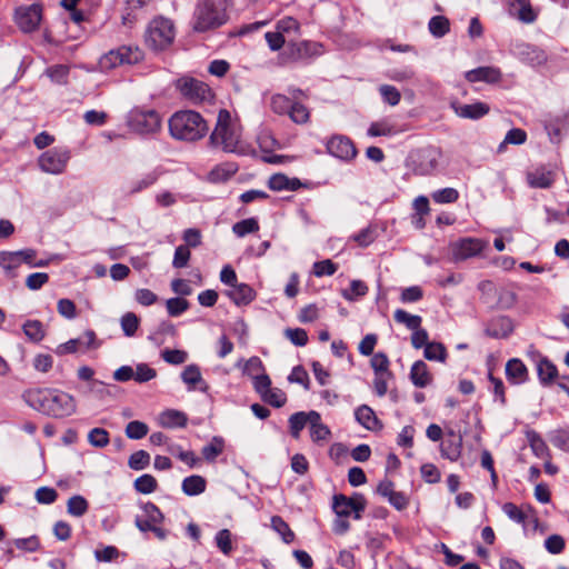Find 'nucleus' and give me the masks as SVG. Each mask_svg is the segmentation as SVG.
<instances>
[{"label":"nucleus","mask_w":569,"mask_h":569,"mask_svg":"<svg viewBox=\"0 0 569 569\" xmlns=\"http://www.w3.org/2000/svg\"><path fill=\"white\" fill-rule=\"evenodd\" d=\"M223 448L224 442L222 438L213 437L212 440L202 448L201 455L207 461L212 462L222 453Z\"/></svg>","instance_id":"obj_38"},{"label":"nucleus","mask_w":569,"mask_h":569,"mask_svg":"<svg viewBox=\"0 0 569 569\" xmlns=\"http://www.w3.org/2000/svg\"><path fill=\"white\" fill-rule=\"evenodd\" d=\"M150 463V455L144 450L133 452L128 460V466L132 470H143Z\"/></svg>","instance_id":"obj_59"},{"label":"nucleus","mask_w":569,"mask_h":569,"mask_svg":"<svg viewBox=\"0 0 569 569\" xmlns=\"http://www.w3.org/2000/svg\"><path fill=\"white\" fill-rule=\"evenodd\" d=\"M238 168L233 163H224L217 166L209 173V179L212 182H224L229 180L236 172Z\"/></svg>","instance_id":"obj_37"},{"label":"nucleus","mask_w":569,"mask_h":569,"mask_svg":"<svg viewBox=\"0 0 569 569\" xmlns=\"http://www.w3.org/2000/svg\"><path fill=\"white\" fill-rule=\"evenodd\" d=\"M162 119L153 109L134 108L127 117L129 129L140 136H152L160 131Z\"/></svg>","instance_id":"obj_6"},{"label":"nucleus","mask_w":569,"mask_h":569,"mask_svg":"<svg viewBox=\"0 0 569 569\" xmlns=\"http://www.w3.org/2000/svg\"><path fill=\"white\" fill-rule=\"evenodd\" d=\"M355 416L356 420L368 430H376L381 427L375 411L366 405L357 408Z\"/></svg>","instance_id":"obj_31"},{"label":"nucleus","mask_w":569,"mask_h":569,"mask_svg":"<svg viewBox=\"0 0 569 569\" xmlns=\"http://www.w3.org/2000/svg\"><path fill=\"white\" fill-rule=\"evenodd\" d=\"M442 153L437 148H428L421 153V161L417 168L420 174H430L439 167Z\"/></svg>","instance_id":"obj_23"},{"label":"nucleus","mask_w":569,"mask_h":569,"mask_svg":"<svg viewBox=\"0 0 569 569\" xmlns=\"http://www.w3.org/2000/svg\"><path fill=\"white\" fill-rule=\"evenodd\" d=\"M569 128V113H561L549 117L545 121V129L550 138V141L558 143L561 140L562 130Z\"/></svg>","instance_id":"obj_19"},{"label":"nucleus","mask_w":569,"mask_h":569,"mask_svg":"<svg viewBox=\"0 0 569 569\" xmlns=\"http://www.w3.org/2000/svg\"><path fill=\"white\" fill-rule=\"evenodd\" d=\"M431 198L436 203H453L458 200L459 192L457 189L448 187L433 191Z\"/></svg>","instance_id":"obj_50"},{"label":"nucleus","mask_w":569,"mask_h":569,"mask_svg":"<svg viewBox=\"0 0 569 569\" xmlns=\"http://www.w3.org/2000/svg\"><path fill=\"white\" fill-rule=\"evenodd\" d=\"M328 152L343 161H350L357 156L353 142L346 136H333L327 142Z\"/></svg>","instance_id":"obj_14"},{"label":"nucleus","mask_w":569,"mask_h":569,"mask_svg":"<svg viewBox=\"0 0 569 569\" xmlns=\"http://www.w3.org/2000/svg\"><path fill=\"white\" fill-rule=\"evenodd\" d=\"M88 442L96 448H104L110 442L109 432L103 428H93L88 433Z\"/></svg>","instance_id":"obj_45"},{"label":"nucleus","mask_w":569,"mask_h":569,"mask_svg":"<svg viewBox=\"0 0 569 569\" xmlns=\"http://www.w3.org/2000/svg\"><path fill=\"white\" fill-rule=\"evenodd\" d=\"M462 437L451 432L449 437L441 443V456L450 461H457L461 456Z\"/></svg>","instance_id":"obj_25"},{"label":"nucleus","mask_w":569,"mask_h":569,"mask_svg":"<svg viewBox=\"0 0 569 569\" xmlns=\"http://www.w3.org/2000/svg\"><path fill=\"white\" fill-rule=\"evenodd\" d=\"M191 252L188 246H179L176 248L172 266L176 269H181L188 266Z\"/></svg>","instance_id":"obj_63"},{"label":"nucleus","mask_w":569,"mask_h":569,"mask_svg":"<svg viewBox=\"0 0 569 569\" xmlns=\"http://www.w3.org/2000/svg\"><path fill=\"white\" fill-rule=\"evenodd\" d=\"M224 293L237 306H247L256 298V291L243 282L236 283Z\"/></svg>","instance_id":"obj_20"},{"label":"nucleus","mask_w":569,"mask_h":569,"mask_svg":"<svg viewBox=\"0 0 569 569\" xmlns=\"http://www.w3.org/2000/svg\"><path fill=\"white\" fill-rule=\"evenodd\" d=\"M181 94L192 103H201L212 98L211 89L204 82L193 78H182L177 83Z\"/></svg>","instance_id":"obj_10"},{"label":"nucleus","mask_w":569,"mask_h":569,"mask_svg":"<svg viewBox=\"0 0 569 569\" xmlns=\"http://www.w3.org/2000/svg\"><path fill=\"white\" fill-rule=\"evenodd\" d=\"M19 29L24 33L36 31L42 20V7L33 3L17 8L14 14Z\"/></svg>","instance_id":"obj_9"},{"label":"nucleus","mask_w":569,"mask_h":569,"mask_svg":"<svg viewBox=\"0 0 569 569\" xmlns=\"http://www.w3.org/2000/svg\"><path fill=\"white\" fill-rule=\"evenodd\" d=\"M538 377L543 386L550 385L557 377L556 366L547 358H541L537 365Z\"/></svg>","instance_id":"obj_36"},{"label":"nucleus","mask_w":569,"mask_h":569,"mask_svg":"<svg viewBox=\"0 0 569 569\" xmlns=\"http://www.w3.org/2000/svg\"><path fill=\"white\" fill-rule=\"evenodd\" d=\"M24 335L32 341L39 342L44 338L46 331L39 320H28L22 326Z\"/></svg>","instance_id":"obj_39"},{"label":"nucleus","mask_w":569,"mask_h":569,"mask_svg":"<svg viewBox=\"0 0 569 569\" xmlns=\"http://www.w3.org/2000/svg\"><path fill=\"white\" fill-rule=\"evenodd\" d=\"M217 548L224 555L229 556L233 549L232 535L229 529H221L214 537Z\"/></svg>","instance_id":"obj_49"},{"label":"nucleus","mask_w":569,"mask_h":569,"mask_svg":"<svg viewBox=\"0 0 569 569\" xmlns=\"http://www.w3.org/2000/svg\"><path fill=\"white\" fill-rule=\"evenodd\" d=\"M513 330L512 321L508 317H498L496 319H492L487 328H486V335L496 338V339H502L507 338Z\"/></svg>","instance_id":"obj_24"},{"label":"nucleus","mask_w":569,"mask_h":569,"mask_svg":"<svg viewBox=\"0 0 569 569\" xmlns=\"http://www.w3.org/2000/svg\"><path fill=\"white\" fill-rule=\"evenodd\" d=\"M292 103L287 96L281 93L273 94L270 100L271 110L277 114H288Z\"/></svg>","instance_id":"obj_52"},{"label":"nucleus","mask_w":569,"mask_h":569,"mask_svg":"<svg viewBox=\"0 0 569 569\" xmlns=\"http://www.w3.org/2000/svg\"><path fill=\"white\" fill-rule=\"evenodd\" d=\"M451 109L459 118L478 120L482 117L487 116L490 111V107L481 101H477L475 103H460L458 101L451 102Z\"/></svg>","instance_id":"obj_16"},{"label":"nucleus","mask_w":569,"mask_h":569,"mask_svg":"<svg viewBox=\"0 0 569 569\" xmlns=\"http://www.w3.org/2000/svg\"><path fill=\"white\" fill-rule=\"evenodd\" d=\"M261 399L272 407L281 408L287 401V396L281 389L271 387Z\"/></svg>","instance_id":"obj_57"},{"label":"nucleus","mask_w":569,"mask_h":569,"mask_svg":"<svg viewBox=\"0 0 569 569\" xmlns=\"http://www.w3.org/2000/svg\"><path fill=\"white\" fill-rule=\"evenodd\" d=\"M157 372L154 369L149 367L147 363H139L134 370L133 380L143 383L156 378Z\"/></svg>","instance_id":"obj_64"},{"label":"nucleus","mask_w":569,"mask_h":569,"mask_svg":"<svg viewBox=\"0 0 569 569\" xmlns=\"http://www.w3.org/2000/svg\"><path fill=\"white\" fill-rule=\"evenodd\" d=\"M401 132V130L388 119L372 122L368 128L370 137H392Z\"/></svg>","instance_id":"obj_32"},{"label":"nucleus","mask_w":569,"mask_h":569,"mask_svg":"<svg viewBox=\"0 0 569 569\" xmlns=\"http://www.w3.org/2000/svg\"><path fill=\"white\" fill-rule=\"evenodd\" d=\"M240 140V132L232 120L230 112L221 109L218 113L217 124L210 136L212 146L226 152H234Z\"/></svg>","instance_id":"obj_3"},{"label":"nucleus","mask_w":569,"mask_h":569,"mask_svg":"<svg viewBox=\"0 0 569 569\" xmlns=\"http://www.w3.org/2000/svg\"><path fill=\"white\" fill-rule=\"evenodd\" d=\"M368 292L367 284L361 280H352L348 289L341 291V296L348 301H355Z\"/></svg>","instance_id":"obj_42"},{"label":"nucleus","mask_w":569,"mask_h":569,"mask_svg":"<svg viewBox=\"0 0 569 569\" xmlns=\"http://www.w3.org/2000/svg\"><path fill=\"white\" fill-rule=\"evenodd\" d=\"M93 555L98 562H113L117 561L120 556H124L114 546H106L102 549H96Z\"/></svg>","instance_id":"obj_55"},{"label":"nucleus","mask_w":569,"mask_h":569,"mask_svg":"<svg viewBox=\"0 0 569 569\" xmlns=\"http://www.w3.org/2000/svg\"><path fill=\"white\" fill-rule=\"evenodd\" d=\"M288 114L290 119L297 124H305L309 121L310 118L308 108L299 102L292 103Z\"/></svg>","instance_id":"obj_58"},{"label":"nucleus","mask_w":569,"mask_h":569,"mask_svg":"<svg viewBox=\"0 0 569 569\" xmlns=\"http://www.w3.org/2000/svg\"><path fill=\"white\" fill-rule=\"evenodd\" d=\"M423 355L428 360L443 362L447 357V351L442 343L429 342L423 350Z\"/></svg>","instance_id":"obj_46"},{"label":"nucleus","mask_w":569,"mask_h":569,"mask_svg":"<svg viewBox=\"0 0 569 569\" xmlns=\"http://www.w3.org/2000/svg\"><path fill=\"white\" fill-rule=\"evenodd\" d=\"M157 180H158V174L156 172H149L139 179L132 180L129 183L128 192L130 194L138 193V192L149 188L150 186H152Z\"/></svg>","instance_id":"obj_44"},{"label":"nucleus","mask_w":569,"mask_h":569,"mask_svg":"<svg viewBox=\"0 0 569 569\" xmlns=\"http://www.w3.org/2000/svg\"><path fill=\"white\" fill-rule=\"evenodd\" d=\"M526 179L527 183L531 188L548 189L553 184L556 173L552 169H549L546 166H538L527 171Z\"/></svg>","instance_id":"obj_15"},{"label":"nucleus","mask_w":569,"mask_h":569,"mask_svg":"<svg viewBox=\"0 0 569 569\" xmlns=\"http://www.w3.org/2000/svg\"><path fill=\"white\" fill-rule=\"evenodd\" d=\"M181 380L187 386L188 391L199 390L208 392L209 386L201 375V370L197 365H188L181 372Z\"/></svg>","instance_id":"obj_18"},{"label":"nucleus","mask_w":569,"mask_h":569,"mask_svg":"<svg viewBox=\"0 0 569 569\" xmlns=\"http://www.w3.org/2000/svg\"><path fill=\"white\" fill-rule=\"evenodd\" d=\"M268 187L273 191H295L301 187V182L297 178H288L286 174L276 173L269 178Z\"/></svg>","instance_id":"obj_28"},{"label":"nucleus","mask_w":569,"mask_h":569,"mask_svg":"<svg viewBox=\"0 0 569 569\" xmlns=\"http://www.w3.org/2000/svg\"><path fill=\"white\" fill-rule=\"evenodd\" d=\"M410 380L417 388H426L432 382V375L422 360L416 361L410 369Z\"/></svg>","instance_id":"obj_26"},{"label":"nucleus","mask_w":569,"mask_h":569,"mask_svg":"<svg viewBox=\"0 0 569 569\" xmlns=\"http://www.w3.org/2000/svg\"><path fill=\"white\" fill-rule=\"evenodd\" d=\"M393 318L397 322L405 325L409 330L418 329L421 326L420 316L410 315L402 309H397L393 313Z\"/></svg>","instance_id":"obj_43"},{"label":"nucleus","mask_w":569,"mask_h":569,"mask_svg":"<svg viewBox=\"0 0 569 569\" xmlns=\"http://www.w3.org/2000/svg\"><path fill=\"white\" fill-rule=\"evenodd\" d=\"M207 481L202 476L192 475L182 480L181 489L187 496H199L206 491Z\"/></svg>","instance_id":"obj_29"},{"label":"nucleus","mask_w":569,"mask_h":569,"mask_svg":"<svg viewBox=\"0 0 569 569\" xmlns=\"http://www.w3.org/2000/svg\"><path fill=\"white\" fill-rule=\"evenodd\" d=\"M510 13L527 24L533 23L538 17V12L532 8L530 0H512L510 2Z\"/></svg>","instance_id":"obj_21"},{"label":"nucleus","mask_w":569,"mask_h":569,"mask_svg":"<svg viewBox=\"0 0 569 569\" xmlns=\"http://www.w3.org/2000/svg\"><path fill=\"white\" fill-rule=\"evenodd\" d=\"M166 307L169 316L178 317L189 308V302L183 298H170L166 301Z\"/></svg>","instance_id":"obj_60"},{"label":"nucleus","mask_w":569,"mask_h":569,"mask_svg":"<svg viewBox=\"0 0 569 569\" xmlns=\"http://www.w3.org/2000/svg\"><path fill=\"white\" fill-rule=\"evenodd\" d=\"M488 242L477 238H463L451 244L455 261H462L479 254Z\"/></svg>","instance_id":"obj_12"},{"label":"nucleus","mask_w":569,"mask_h":569,"mask_svg":"<svg viewBox=\"0 0 569 569\" xmlns=\"http://www.w3.org/2000/svg\"><path fill=\"white\" fill-rule=\"evenodd\" d=\"M49 393L47 416L53 418H66L76 412L77 403L73 396L53 388H49Z\"/></svg>","instance_id":"obj_8"},{"label":"nucleus","mask_w":569,"mask_h":569,"mask_svg":"<svg viewBox=\"0 0 569 569\" xmlns=\"http://www.w3.org/2000/svg\"><path fill=\"white\" fill-rule=\"evenodd\" d=\"M88 501L80 495L70 497L67 502L68 513L73 517H82L88 511Z\"/></svg>","instance_id":"obj_41"},{"label":"nucleus","mask_w":569,"mask_h":569,"mask_svg":"<svg viewBox=\"0 0 569 569\" xmlns=\"http://www.w3.org/2000/svg\"><path fill=\"white\" fill-rule=\"evenodd\" d=\"M522 48H523V50L521 51V54H526L527 60L531 64H541V63L546 62L547 56H546L545 51H542L541 49L530 46V44H523Z\"/></svg>","instance_id":"obj_61"},{"label":"nucleus","mask_w":569,"mask_h":569,"mask_svg":"<svg viewBox=\"0 0 569 569\" xmlns=\"http://www.w3.org/2000/svg\"><path fill=\"white\" fill-rule=\"evenodd\" d=\"M20 266L18 251H0V267L6 272L10 273Z\"/></svg>","instance_id":"obj_53"},{"label":"nucleus","mask_w":569,"mask_h":569,"mask_svg":"<svg viewBox=\"0 0 569 569\" xmlns=\"http://www.w3.org/2000/svg\"><path fill=\"white\" fill-rule=\"evenodd\" d=\"M158 482L151 475L144 473L134 481V489L143 495H149L157 489Z\"/></svg>","instance_id":"obj_51"},{"label":"nucleus","mask_w":569,"mask_h":569,"mask_svg":"<svg viewBox=\"0 0 569 569\" xmlns=\"http://www.w3.org/2000/svg\"><path fill=\"white\" fill-rule=\"evenodd\" d=\"M333 511L338 517H349L353 515L355 519L361 518V512L366 508L365 498L361 495L346 497L345 495H336L333 497Z\"/></svg>","instance_id":"obj_11"},{"label":"nucleus","mask_w":569,"mask_h":569,"mask_svg":"<svg viewBox=\"0 0 569 569\" xmlns=\"http://www.w3.org/2000/svg\"><path fill=\"white\" fill-rule=\"evenodd\" d=\"M311 419L309 427L311 440L313 442L327 441L331 436V431L328 426L322 423L320 413L316 411V413L311 415Z\"/></svg>","instance_id":"obj_30"},{"label":"nucleus","mask_w":569,"mask_h":569,"mask_svg":"<svg viewBox=\"0 0 569 569\" xmlns=\"http://www.w3.org/2000/svg\"><path fill=\"white\" fill-rule=\"evenodd\" d=\"M159 422L164 428H179L186 426L187 417L183 412L171 409L159 416Z\"/></svg>","instance_id":"obj_34"},{"label":"nucleus","mask_w":569,"mask_h":569,"mask_svg":"<svg viewBox=\"0 0 569 569\" xmlns=\"http://www.w3.org/2000/svg\"><path fill=\"white\" fill-rule=\"evenodd\" d=\"M501 71L496 67H479L466 72L465 77L469 82L483 81L497 83L501 80Z\"/></svg>","instance_id":"obj_22"},{"label":"nucleus","mask_w":569,"mask_h":569,"mask_svg":"<svg viewBox=\"0 0 569 569\" xmlns=\"http://www.w3.org/2000/svg\"><path fill=\"white\" fill-rule=\"evenodd\" d=\"M124 432L129 439L139 440L148 435L149 427L142 421L133 420L127 425Z\"/></svg>","instance_id":"obj_47"},{"label":"nucleus","mask_w":569,"mask_h":569,"mask_svg":"<svg viewBox=\"0 0 569 569\" xmlns=\"http://www.w3.org/2000/svg\"><path fill=\"white\" fill-rule=\"evenodd\" d=\"M506 375L510 382L520 385L528 378V370L519 359H510L506 365Z\"/></svg>","instance_id":"obj_27"},{"label":"nucleus","mask_w":569,"mask_h":569,"mask_svg":"<svg viewBox=\"0 0 569 569\" xmlns=\"http://www.w3.org/2000/svg\"><path fill=\"white\" fill-rule=\"evenodd\" d=\"M233 232L238 237H244L259 230V223L254 218L243 219L232 227Z\"/></svg>","instance_id":"obj_56"},{"label":"nucleus","mask_w":569,"mask_h":569,"mask_svg":"<svg viewBox=\"0 0 569 569\" xmlns=\"http://www.w3.org/2000/svg\"><path fill=\"white\" fill-rule=\"evenodd\" d=\"M232 0H197L192 13L191 28L194 32L216 30L229 20L228 9Z\"/></svg>","instance_id":"obj_1"},{"label":"nucleus","mask_w":569,"mask_h":569,"mask_svg":"<svg viewBox=\"0 0 569 569\" xmlns=\"http://www.w3.org/2000/svg\"><path fill=\"white\" fill-rule=\"evenodd\" d=\"M49 388H30L23 391V401L32 409L47 416Z\"/></svg>","instance_id":"obj_17"},{"label":"nucleus","mask_w":569,"mask_h":569,"mask_svg":"<svg viewBox=\"0 0 569 569\" xmlns=\"http://www.w3.org/2000/svg\"><path fill=\"white\" fill-rule=\"evenodd\" d=\"M270 526L272 530H274L279 535V537L286 545H290L295 541L296 533L291 530L289 525L280 516L271 517Z\"/></svg>","instance_id":"obj_35"},{"label":"nucleus","mask_w":569,"mask_h":569,"mask_svg":"<svg viewBox=\"0 0 569 569\" xmlns=\"http://www.w3.org/2000/svg\"><path fill=\"white\" fill-rule=\"evenodd\" d=\"M430 33L436 38H442L450 30L449 20L443 16H435L428 24Z\"/></svg>","instance_id":"obj_40"},{"label":"nucleus","mask_w":569,"mask_h":569,"mask_svg":"<svg viewBox=\"0 0 569 569\" xmlns=\"http://www.w3.org/2000/svg\"><path fill=\"white\" fill-rule=\"evenodd\" d=\"M71 158V152L66 147H56L40 154L38 158L39 168L50 174L62 173Z\"/></svg>","instance_id":"obj_7"},{"label":"nucleus","mask_w":569,"mask_h":569,"mask_svg":"<svg viewBox=\"0 0 569 569\" xmlns=\"http://www.w3.org/2000/svg\"><path fill=\"white\" fill-rule=\"evenodd\" d=\"M286 52L293 61H303L322 54V44L315 41L303 40L288 43Z\"/></svg>","instance_id":"obj_13"},{"label":"nucleus","mask_w":569,"mask_h":569,"mask_svg":"<svg viewBox=\"0 0 569 569\" xmlns=\"http://www.w3.org/2000/svg\"><path fill=\"white\" fill-rule=\"evenodd\" d=\"M316 413L315 410L309 412L299 411L290 416L289 418V428L290 433L293 438L298 439L301 430L308 425H311V415Z\"/></svg>","instance_id":"obj_33"},{"label":"nucleus","mask_w":569,"mask_h":569,"mask_svg":"<svg viewBox=\"0 0 569 569\" xmlns=\"http://www.w3.org/2000/svg\"><path fill=\"white\" fill-rule=\"evenodd\" d=\"M169 131L173 139L196 141L208 132V126L202 116L196 111H178L169 119Z\"/></svg>","instance_id":"obj_2"},{"label":"nucleus","mask_w":569,"mask_h":569,"mask_svg":"<svg viewBox=\"0 0 569 569\" xmlns=\"http://www.w3.org/2000/svg\"><path fill=\"white\" fill-rule=\"evenodd\" d=\"M140 319L133 312L124 313L120 319L121 329L127 337H132L137 332Z\"/></svg>","instance_id":"obj_48"},{"label":"nucleus","mask_w":569,"mask_h":569,"mask_svg":"<svg viewBox=\"0 0 569 569\" xmlns=\"http://www.w3.org/2000/svg\"><path fill=\"white\" fill-rule=\"evenodd\" d=\"M46 74L52 82L66 84L68 82L69 67L66 64H56L46 70Z\"/></svg>","instance_id":"obj_54"},{"label":"nucleus","mask_w":569,"mask_h":569,"mask_svg":"<svg viewBox=\"0 0 569 569\" xmlns=\"http://www.w3.org/2000/svg\"><path fill=\"white\" fill-rule=\"evenodd\" d=\"M176 28L173 22L164 17L152 19L144 32V43L153 51H163L174 41Z\"/></svg>","instance_id":"obj_4"},{"label":"nucleus","mask_w":569,"mask_h":569,"mask_svg":"<svg viewBox=\"0 0 569 569\" xmlns=\"http://www.w3.org/2000/svg\"><path fill=\"white\" fill-rule=\"evenodd\" d=\"M379 92L383 101L390 106H397L400 102L401 94L399 90L393 86L382 84L379 88Z\"/></svg>","instance_id":"obj_62"},{"label":"nucleus","mask_w":569,"mask_h":569,"mask_svg":"<svg viewBox=\"0 0 569 569\" xmlns=\"http://www.w3.org/2000/svg\"><path fill=\"white\" fill-rule=\"evenodd\" d=\"M141 59L142 52L139 48L121 46L102 54L97 67H83V69L89 72L96 70L108 72L120 66L138 63Z\"/></svg>","instance_id":"obj_5"}]
</instances>
